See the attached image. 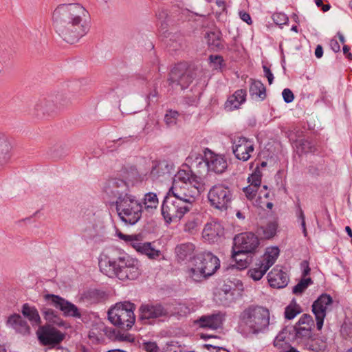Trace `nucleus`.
I'll return each mask as SVG.
<instances>
[{
  "instance_id": "obj_1",
  "label": "nucleus",
  "mask_w": 352,
  "mask_h": 352,
  "mask_svg": "<svg viewBox=\"0 0 352 352\" xmlns=\"http://www.w3.org/2000/svg\"><path fill=\"white\" fill-rule=\"evenodd\" d=\"M88 16V12L80 3H62L53 11L52 21L58 35L73 44L89 32Z\"/></svg>"
},
{
  "instance_id": "obj_2",
  "label": "nucleus",
  "mask_w": 352,
  "mask_h": 352,
  "mask_svg": "<svg viewBox=\"0 0 352 352\" xmlns=\"http://www.w3.org/2000/svg\"><path fill=\"white\" fill-rule=\"evenodd\" d=\"M195 247L191 243H182L175 248L179 260L189 258L187 277L194 282H201L212 276L220 267L219 259L210 252L193 256Z\"/></svg>"
},
{
  "instance_id": "obj_3",
  "label": "nucleus",
  "mask_w": 352,
  "mask_h": 352,
  "mask_svg": "<svg viewBox=\"0 0 352 352\" xmlns=\"http://www.w3.org/2000/svg\"><path fill=\"white\" fill-rule=\"evenodd\" d=\"M109 193L116 199V211L120 219L126 224L135 225L142 217V206L131 193L122 179H113L109 183Z\"/></svg>"
},
{
  "instance_id": "obj_4",
  "label": "nucleus",
  "mask_w": 352,
  "mask_h": 352,
  "mask_svg": "<svg viewBox=\"0 0 352 352\" xmlns=\"http://www.w3.org/2000/svg\"><path fill=\"white\" fill-rule=\"evenodd\" d=\"M100 271L109 278L121 280H135L142 273L140 262L127 254L117 256L103 255L99 261Z\"/></svg>"
},
{
  "instance_id": "obj_5",
  "label": "nucleus",
  "mask_w": 352,
  "mask_h": 352,
  "mask_svg": "<svg viewBox=\"0 0 352 352\" xmlns=\"http://www.w3.org/2000/svg\"><path fill=\"white\" fill-rule=\"evenodd\" d=\"M270 324V311L263 306H248L239 316V331L245 337L266 333Z\"/></svg>"
},
{
  "instance_id": "obj_6",
  "label": "nucleus",
  "mask_w": 352,
  "mask_h": 352,
  "mask_svg": "<svg viewBox=\"0 0 352 352\" xmlns=\"http://www.w3.org/2000/svg\"><path fill=\"white\" fill-rule=\"evenodd\" d=\"M203 190L204 185L199 177L190 170H179L174 176L168 193L192 209L196 198Z\"/></svg>"
},
{
  "instance_id": "obj_7",
  "label": "nucleus",
  "mask_w": 352,
  "mask_h": 352,
  "mask_svg": "<svg viewBox=\"0 0 352 352\" xmlns=\"http://www.w3.org/2000/svg\"><path fill=\"white\" fill-rule=\"evenodd\" d=\"M191 166L199 167L206 166L208 171L217 174L223 173L228 167V163L223 156L214 153L208 148L204 151V156L196 152H192L188 157Z\"/></svg>"
},
{
  "instance_id": "obj_8",
  "label": "nucleus",
  "mask_w": 352,
  "mask_h": 352,
  "mask_svg": "<svg viewBox=\"0 0 352 352\" xmlns=\"http://www.w3.org/2000/svg\"><path fill=\"white\" fill-rule=\"evenodd\" d=\"M135 305L129 302H118L108 311V319L114 326L129 329L135 323Z\"/></svg>"
},
{
  "instance_id": "obj_9",
  "label": "nucleus",
  "mask_w": 352,
  "mask_h": 352,
  "mask_svg": "<svg viewBox=\"0 0 352 352\" xmlns=\"http://www.w3.org/2000/svg\"><path fill=\"white\" fill-rule=\"evenodd\" d=\"M191 209L172 195L166 197L162 206V214L167 223L179 221Z\"/></svg>"
},
{
  "instance_id": "obj_10",
  "label": "nucleus",
  "mask_w": 352,
  "mask_h": 352,
  "mask_svg": "<svg viewBox=\"0 0 352 352\" xmlns=\"http://www.w3.org/2000/svg\"><path fill=\"white\" fill-rule=\"evenodd\" d=\"M118 237L131 245L138 253L146 255L150 259H157L161 256V251L156 249L153 243L142 242L139 234H125L118 231Z\"/></svg>"
},
{
  "instance_id": "obj_11",
  "label": "nucleus",
  "mask_w": 352,
  "mask_h": 352,
  "mask_svg": "<svg viewBox=\"0 0 352 352\" xmlns=\"http://www.w3.org/2000/svg\"><path fill=\"white\" fill-rule=\"evenodd\" d=\"M210 205L219 210H226L231 204L232 192L230 188L224 184H218L212 186L208 193Z\"/></svg>"
},
{
  "instance_id": "obj_12",
  "label": "nucleus",
  "mask_w": 352,
  "mask_h": 352,
  "mask_svg": "<svg viewBox=\"0 0 352 352\" xmlns=\"http://www.w3.org/2000/svg\"><path fill=\"white\" fill-rule=\"evenodd\" d=\"M43 299L47 305L60 310L65 316L74 318L81 316L80 312L74 304L58 295L47 294L43 295Z\"/></svg>"
},
{
  "instance_id": "obj_13",
  "label": "nucleus",
  "mask_w": 352,
  "mask_h": 352,
  "mask_svg": "<svg viewBox=\"0 0 352 352\" xmlns=\"http://www.w3.org/2000/svg\"><path fill=\"white\" fill-rule=\"evenodd\" d=\"M231 142L232 153L236 159L243 162L250 160L254 151V144L252 140L237 136L234 137Z\"/></svg>"
},
{
  "instance_id": "obj_14",
  "label": "nucleus",
  "mask_w": 352,
  "mask_h": 352,
  "mask_svg": "<svg viewBox=\"0 0 352 352\" xmlns=\"http://www.w3.org/2000/svg\"><path fill=\"white\" fill-rule=\"evenodd\" d=\"M36 335L39 342L43 346H54L65 338V334L51 325L41 326Z\"/></svg>"
},
{
  "instance_id": "obj_15",
  "label": "nucleus",
  "mask_w": 352,
  "mask_h": 352,
  "mask_svg": "<svg viewBox=\"0 0 352 352\" xmlns=\"http://www.w3.org/2000/svg\"><path fill=\"white\" fill-rule=\"evenodd\" d=\"M139 312V319L144 324H151L155 319L169 315L167 309L158 303L142 305Z\"/></svg>"
},
{
  "instance_id": "obj_16",
  "label": "nucleus",
  "mask_w": 352,
  "mask_h": 352,
  "mask_svg": "<svg viewBox=\"0 0 352 352\" xmlns=\"http://www.w3.org/2000/svg\"><path fill=\"white\" fill-rule=\"evenodd\" d=\"M332 302V298L327 294H322L314 302L312 311L315 316L316 326L318 330L322 329L326 313Z\"/></svg>"
},
{
  "instance_id": "obj_17",
  "label": "nucleus",
  "mask_w": 352,
  "mask_h": 352,
  "mask_svg": "<svg viewBox=\"0 0 352 352\" xmlns=\"http://www.w3.org/2000/svg\"><path fill=\"white\" fill-rule=\"evenodd\" d=\"M259 245L258 237L252 232L241 233L234 239V247L239 252L253 253Z\"/></svg>"
},
{
  "instance_id": "obj_18",
  "label": "nucleus",
  "mask_w": 352,
  "mask_h": 352,
  "mask_svg": "<svg viewBox=\"0 0 352 352\" xmlns=\"http://www.w3.org/2000/svg\"><path fill=\"white\" fill-rule=\"evenodd\" d=\"M192 76L190 72L187 69L184 64L177 65L171 70L170 74V83L180 85L182 89L186 88L192 82Z\"/></svg>"
},
{
  "instance_id": "obj_19",
  "label": "nucleus",
  "mask_w": 352,
  "mask_h": 352,
  "mask_svg": "<svg viewBox=\"0 0 352 352\" xmlns=\"http://www.w3.org/2000/svg\"><path fill=\"white\" fill-rule=\"evenodd\" d=\"M224 228L218 221H212L207 223L202 231V237L209 243H215L223 236Z\"/></svg>"
},
{
  "instance_id": "obj_20",
  "label": "nucleus",
  "mask_w": 352,
  "mask_h": 352,
  "mask_svg": "<svg viewBox=\"0 0 352 352\" xmlns=\"http://www.w3.org/2000/svg\"><path fill=\"white\" fill-rule=\"evenodd\" d=\"M270 285L274 288H283L287 285L289 277L279 266H276L267 275Z\"/></svg>"
},
{
  "instance_id": "obj_21",
  "label": "nucleus",
  "mask_w": 352,
  "mask_h": 352,
  "mask_svg": "<svg viewBox=\"0 0 352 352\" xmlns=\"http://www.w3.org/2000/svg\"><path fill=\"white\" fill-rule=\"evenodd\" d=\"M314 321L311 316L303 314L294 327L296 334L300 337L309 336Z\"/></svg>"
},
{
  "instance_id": "obj_22",
  "label": "nucleus",
  "mask_w": 352,
  "mask_h": 352,
  "mask_svg": "<svg viewBox=\"0 0 352 352\" xmlns=\"http://www.w3.org/2000/svg\"><path fill=\"white\" fill-rule=\"evenodd\" d=\"M292 338V334L290 329L287 327L284 328L276 336L274 340V346L280 351L289 349L292 346L290 341Z\"/></svg>"
},
{
  "instance_id": "obj_23",
  "label": "nucleus",
  "mask_w": 352,
  "mask_h": 352,
  "mask_svg": "<svg viewBox=\"0 0 352 352\" xmlns=\"http://www.w3.org/2000/svg\"><path fill=\"white\" fill-rule=\"evenodd\" d=\"M223 316L219 313L201 316L197 323L201 327L217 329L222 324Z\"/></svg>"
},
{
  "instance_id": "obj_24",
  "label": "nucleus",
  "mask_w": 352,
  "mask_h": 352,
  "mask_svg": "<svg viewBox=\"0 0 352 352\" xmlns=\"http://www.w3.org/2000/svg\"><path fill=\"white\" fill-rule=\"evenodd\" d=\"M247 91L245 89H238L231 95L226 102V108L229 111L239 109L246 100Z\"/></svg>"
},
{
  "instance_id": "obj_25",
  "label": "nucleus",
  "mask_w": 352,
  "mask_h": 352,
  "mask_svg": "<svg viewBox=\"0 0 352 352\" xmlns=\"http://www.w3.org/2000/svg\"><path fill=\"white\" fill-rule=\"evenodd\" d=\"M7 323L14 329L17 332L25 335L30 333V327L27 322L23 320L22 317L17 314H14L8 317Z\"/></svg>"
},
{
  "instance_id": "obj_26",
  "label": "nucleus",
  "mask_w": 352,
  "mask_h": 352,
  "mask_svg": "<svg viewBox=\"0 0 352 352\" xmlns=\"http://www.w3.org/2000/svg\"><path fill=\"white\" fill-rule=\"evenodd\" d=\"M279 254L280 250L277 246L267 247L260 263L269 270L275 263Z\"/></svg>"
},
{
  "instance_id": "obj_27",
  "label": "nucleus",
  "mask_w": 352,
  "mask_h": 352,
  "mask_svg": "<svg viewBox=\"0 0 352 352\" xmlns=\"http://www.w3.org/2000/svg\"><path fill=\"white\" fill-rule=\"evenodd\" d=\"M11 146L5 135L0 133V169L5 166L10 158Z\"/></svg>"
},
{
  "instance_id": "obj_28",
  "label": "nucleus",
  "mask_w": 352,
  "mask_h": 352,
  "mask_svg": "<svg viewBox=\"0 0 352 352\" xmlns=\"http://www.w3.org/2000/svg\"><path fill=\"white\" fill-rule=\"evenodd\" d=\"M21 313L32 325H39L41 323V319L37 309L34 306H31L25 303L22 306Z\"/></svg>"
},
{
  "instance_id": "obj_29",
  "label": "nucleus",
  "mask_w": 352,
  "mask_h": 352,
  "mask_svg": "<svg viewBox=\"0 0 352 352\" xmlns=\"http://www.w3.org/2000/svg\"><path fill=\"white\" fill-rule=\"evenodd\" d=\"M55 109L53 102L50 100H40L34 106V111L37 116L47 114Z\"/></svg>"
},
{
  "instance_id": "obj_30",
  "label": "nucleus",
  "mask_w": 352,
  "mask_h": 352,
  "mask_svg": "<svg viewBox=\"0 0 352 352\" xmlns=\"http://www.w3.org/2000/svg\"><path fill=\"white\" fill-rule=\"evenodd\" d=\"M247 252H239L233 248L232 258L236 263V267L239 269L246 268L251 262V258L247 255Z\"/></svg>"
},
{
  "instance_id": "obj_31",
  "label": "nucleus",
  "mask_w": 352,
  "mask_h": 352,
  "mask_svg": "<svg viewBox=\"0 0 352 352\" xmlns=\"http://www.w3.org/2000/svg\"><path fill=\"white\" fill-rule=\"evenodd\" d=\"M249 91L252 96L260 98L261 100L265 98V87L260 80L251 79Z\"/></svg>"
},
{
  "instance_id": "obj_32",
  "label": "nucleus",
  "mask_w": 352,
  "mask_h": 352,
  "mask_svg": "<svg viewBox=\"0 0 352 352\" xmlns=\"http://www.w3.org/2000/svg\"><path fill=\"white\" fill-rule=\"evenodd\" d=\"M42 314L44 319L47 322L57 324L58 326L64 325V322L60 319L54 310L50 308H43L42 309Z\"/></svg>"
},
{
  "instance_id": "obj_33",
  "label": "nucleus",
  "mask_w": 352,
  "mask_h": 352,
  "mask_svg": "<svg viewBox=\"0 0 352 352\" xmlns=\"http://www.w3.org/2000/svg\"><path fill=\"white\" fill-rule=\"evenodd\" d=\"M267 269L261 263H256L255 267L249 270L248 275L254 280H261L267 272Z\"/></svg>"
},
{
  "instance_id": "obj_34",
  "label": "nucleus",
  "mask_w": 352,
  "mask_h": 352,
  "mask_svg": "<svg viewBox=\"0 0 352 352\" xmlns=\"http://www.w3.org/2000/svg\"><path fill=\"white\" fill-rule=\"evenodd\" d=\"M302 312V309L295 300H292L291 303L285 307V317L288 320L294 319L298 314Z\"/></svg>"
},
{
  "instance_id": "obj_35",
  "label": "nucleus",
  "mask_w": 352,
  "mask_h": 352,
  "mask_svg": "<svg viewBox=\"0 0 352 352\" xmlns=\"http://www.w3.org/2000/svg\"><path fill=\"white\" fill-rule=\"evenodd\" d=\"M104 328L101 326L92 328L89 333V338L93 343H100L104 341Z\"/></svg>"
},
{
  "instance_id": "obj_36",
  "label": "nucleus",
  "mask_w": 352,
  "mask_h": 352,
  "mask_svg": "<svg viewBox=\"0 0 352 352\" xmlns=\"http://www.w3.org/2000/svg\"><path fill=\"white\" fill-rule=\"evenodd\" d=\"M158 204V198L155 193L148 192L144 195V205L146 210H152L153 209H156Z\"/></svg>"
},
{
  "instance_id": "obj_37",
  "label": "nucleus",
  "mask_w": 352,
  "mask_h": 352,
  "mask_svg": "<svg viewBox=\"0 0 352 352\" xmlns=\"http://www.w3.org/2000/svg\"><path fill=\"white\" fill-rule=\"evenodd\" d=\"M277 223L276 222H270L265 226L261 228L262 236L265 239H270L274 237L276 233Z\"/></svg>"
},
{
  "instance_id": "obj_38",
  "label": "nucleus",
  "mask_w": 352,
  "mask_h": 352,
  "mask_svg": "<svg viewBox=\"0 0 352 352\" xmlns=\"http://www.w3.org/2000/svg\"><path fill=\"white\" fill-rule=\"evenodd\" d=\"M200 221L198 218L192 217H189L184 224V230L186 232L194 234L199 229Z\"/></svg>"
},
{
  "instance_id": "obj_39",
  "label": "nucleus",
  "mask_w": 352,
  "mask_h": 352,
  "mask_svg": "<svg viewBox=\"0 0 352 352\" xmlns=\"http://www.w3.org/2000/svg\"><path fill=\"white\" fill-rule=\"evenodd\" d=\"M207 43L212 48H219L221 47L219 32H210L206 36Z\"/></svg>"
},
{
  "instance_id": "obj_40",
  "label": "nucleus",
  "mask_w": 352,
  "mask_h": 352,
  "mask_svg": "<svg viewBox=\"0 0 352 352\" xmlns=\"http://www.w3.org/2000/svg\"><path fill=\"white\" fill-rule=\"evenodd\" d=\"M179 113L176 111L168 110L164 116V122L168 126H172L177 124Z\"/></svg>"
},
{
  "instance_id": "obj_41",
  "label": "nucleus",
  "mask_w": 352,
  "mask_h": 352,
  "mask_svg": "<svg viewBox=\"0 0 352 352\" xmlns=\"http://www.w3.org/2000/svg\"><path fill=\"white\" fill-rule=\"evenodd\" d=\"M210 67L215 70H221L223 66V59L221 56L211 55L209 57Z\"/></svg>"
},
{
  "instance_id": "obj_42",
  "label": "nucleus",
  "mask_w": 352,
  "mask_h": 352,
  "mask_svg": "<svg viewBox=\"0 0 352 352\" xmlns=\"http://www.w3.org/2000/svg\"><path fill=\"white\" fill-rule=\"evenodd\" d=\"M311 283V280L310 278L302 279L293 287V292L296 294H301L306 289Z\"/></svg>"
},
{
  "instance_id": "obj_43",
  "label": "nucleus",
  "mask_w": 352,
  "mask_h": 352,
  "mask_svg": "<svg viewBox=\"0 0 352 352\" xmlns=\"http://www.w3.org/2000/svg\"><path fill=\"white\" fill-rule=\"evenodd\" d=\"M272 19L274 22L278 25H285L289 21L287 16L285 14L281 12L274 13L272 15Z\"/></svg>"
},
{
  "instance_id": "obj_44",
  "label": "nucleus",
  "mask_w": 352,
  "mask_h": 352,
  "mask_svg": "<svg viewBox=\"0 0 352 352\" xmlns=\"http://www.w3.org/2000/svg\"><path fill=\"white\" fill-rule=\"evenodd\" d=\"M258 190L255 188V186L249 185L243 188V192L249 200H253L257 195Z\"/></svg>"
},
{
  "instance_id": "obj_45",
  "label": "nucleus",
  "mask_w": 352,
  "mask_h": 352,
  "mask_svg": "<svg viewBox=\"0 0 352 352\" xmlns=\"http://www.w3.org/2000/svg\"><path fill=\"white\" fill-rule=\"evenodd\" d=\"M282 96H283L284 101L286 103L292 102L294 100V94L288 88H286V89H283V91L282 92Z\"/></svg>"
},
{
  "instance_id": "obj_46",
  "label": "nucleus",
  "mask_w": 352,
  "mask_h": 352,
  "mask_svg": "<svg viewBox=\"0 0 352 352\" xmlns=\"http://www.w3.org/2000/svg\"><path fill=\"white\" fill-rule=\"evenodd\" d=\"M144 349L146 352H159V348L155 342H148L144 343Z\"/></svg>"
},
{
  "instance_id": "obj_47",
  "label": "nucleus",
  "mask_w": 352,
  "mask_h": 352,
  "mask_svg": "<svg viewBox=\"0 0 352 352\" xmlns=\"http://www.w3.org/2000/svg\"><path fill=\"white\" fill-rule=\"evenodd\" d=\"M298 217L301 220V226L302 228V232L304 234V236H306L307 234V229H306L305 217L304 212L301 208H299V210H298Z\"/></svg>"
},
{
  "instance_id": "obj_48",
  "label": "nucleus",
  "mask_w": 352,
  "mask_h": 352,
  "mask_svg": "<svg viewBox=\"0 0 352 352\" xmlns=\"http://www.w3.org/2000/svg\"><path fill=\"white\" fill-rule=\"evenodd\" d=\"M248 181L250 183V186H255V188L257 189L260 188L261 179L259 176L252 175L248 179Z\"/></svg>"
},
{
  "instance_id": "obj_49",
  "label": "nucleus",
  "mask_w": 352,
  "mask_h": 352,
  "mask_svg": "<svg viewBox=\"0 0 352 352\" xmlns=\"http://www.w3.org/2000/svg\"><path fill=\"white\" fill-rule=\"evenodd\" d=\"M205 346L208 352H229V351L225 348L213 346L211 344H206Z\"/></svg>"
},
{
  "instance_id": "obj_50",
  "label": "nucleus",
  "mask_w": 352,
  "mask_h": 352,
  "mask_svg": "<svg viewBox=\"0 0 352 352\" xmlns=\"http://www.w3.org/2000/svg\"><path fill=\"white\" fill-rule=\"evenodd\" d=\"M239 16L242 21L247 23L248 25L252 24V21L251 16L248 12H244V11H240Z\"/></svg>"
},
{
  "instance_id": "obj_51",
  "label": "nucleus",
  "mask_w": 352,
  "mask_h": 352,
  "mask_svg": "<svg viewBox=\"0 0 352 352\" xmlns=\"http://www.w3.org/2000/svg\"><path fill=\"white\" fill-rule=\"evenodd\" d=\"M263 72L265 74V76L267 78L269 84H272L274 80L273 74L271 72L270 69L267 66H263Z\"/></svg>"
},
{
  "instance_id": "obj_52",
  "label": "nucleus",
  "mask_w": 352,
  "mask_h": 352,
  "mask_svg": "<svg viewBox=\"0 0 352 352\" xmlns=\"http://www.w3.org/2000/svg\"><path fill=\"white\" fill-rule=\"evenodd\" d=\"M330 47H331V49L334 52H338L340 50V46L339 45V43L335 38H333V39L331 40V41H330Z\"/></svg>"
},
{
  "instance_id": "obj_53",
  "label": "nucleus",
  "mask_w": 352,
  "mask_h": 352,
  "mask_svg": "<svg viewBox=\"0 0 352 352\" xmlns=\"http://www.w3.org/2000/svg\"><path fill=\"white\" fill-rule=\"evenodd\" d=\"M301 267L302 268V276H307L310 272V268L309 267V263L307 261H303L301 263Z\"/></svg>"
},
{
  "instance_id": "obj_54",
  "label": "nucleus",
  "mask_w": 352,
  "mask_h": 352,
  "mask_svg": "<svg viewBox=\"0 0 352 352\" xmlns=\"http://www.w3.org/2000/svg\"><path fill=\"white\" fill-rule=\"evenodd\" d=\"M349 47L348 45H344L343 46V53L346 56L349 60H352V54L349 52Z\"/></svg>"
},
{
  "instance_id": "obj_55",
  "label": "nucleus",
  "mask_w": 352,
  "mask_h": 352,
  "mask_svg": "<svg viewBox=\"0 0 352 352\" xmlns=\"http://www.w3.org/2000/svg\"><path fill=\"white\" fill-rule=\"evenodd\" d=\"M323 55V49L321 45H317L316 50H315V56L318 58H320Z\"/></svg>"
},
{
  "instance_id": "obj_56",
  "label": "nucleus",
  "mask_w": 352,
  "mask_h": 352,
  "mask_svg": "<svg viewBox=\"0 0 352 352\" xmlns=\"http://www.w3.org/2000/svg\"><path fill=\"white\" fill-rule=\"evenodd\" d=\"M222 292L226 294H229L230 296H234V292L232 291L231 287L228 285H224L223 288L222 289Z\"/></svg>"
},
{
  "instance_id": "obj_57",
  "label": "nucleus",
  "mask_w": 352,
  "mask_h": 352,
  "mask_svg": "<svg viewBox=\"0 0 352 352\" xmlns=\"http://www.w3.org/2000/svg\"><path fill=\"white\" fill-rule=\"evenodd\" d=\"M338 38H339V41L342 43L344 44L345 43V38H344V36L342 34H341L340 32H338V34H337Z\"/></svg>"
},
{
  "instance_id": "obj_58",
  "label": "nucleus",
  "mask_w": 352,
  "mask_h": 352,
  "mask_svg": "<svg viewBox=\"0 0 352 352\" xmlns=\"http://www.w3.org/2000/svg\"><path fill=\"white\" fill-rule=\"evenodd\" d=\"M162 165H163L162 163H159V164L153 166L152 168L151 174L155 175V171L156 168H160Z\"/></svg>"
},
{
  "instance_id": "obj_59",
  "label": "nucleus",
  "mask_w": 352,
  "mask_h": 352,
  "mask_svg": "<svg viewBox=\"0 0 352 352\" xmlns=\"http://www.w3.org/2000/svg\"><path fill=\"white\" fill-rule=\"evenodd\" d=\"M345 230H346V233L348 234V235L351 238H352V230H351V228L349 226H346Z\"/></svg>"
},
{
  "instance_id": "obj_60",
  "label": "nucleus",
  "mask_w": 352,
  "mask_h": 352,
  "mask_svg": "<svg viewBox=\"0 0 352 352\" xmlns=\"http://www.w3.org/2000/svg\"><path fill=\"white\" fill-rule=\"evenodd\" d=\"M180 308H181V309H184V314H186L189 313V311H190L189 309L184 305H180Z\"/></svg>"
},
{
  "instance_id": "obj_61",
  "label": "nucleus",
  "mask_w": 352,
  "mask_h": 352,
  "mask_svg": "<svg viewBox=\"0 0 352 352\" xmlns=\"http://www.w3.org/2000/svg\"><path fill=\"white\" fill-rule=\"evenodd\" d=\"M331 8V6L329 4H325V5H322V10L324 11V12H327Z\"/></svg>"
},
{
  "instance_id": "obj_62",
  "label": "nucleus",
  "mask_w": 352,
  "mask_h": 352,
  "mask_svg": "<svg viewBox=\"0 0 352 352\" xmlns=\"http://www.w3.org/2000/svg\"><path fill=\"white\" fill-rule=\"evenodd\" d=\"M281 352H299V351H297L296 349H295L294 348L291 347L289 349L283 350V351H281Z\"/></svg>"
},
{
  "instance_id": "obj_63",
  "label": "nucleus",
  "mask_w": 352,
  "mask_h": 352,
  "mask_svg": "<svg viewBox=\"0 0 352 352\" xmlns=\"http://www.w3.org/2000/svg\"><path fill=\"white\" fill-rule=\"evenodd\" d=\"M315 3L318 7H322L323 5L322 0H315Z\"/></svg>"
},
{
  "instance_id": "obj_64",
  "label": "nucleus",
  "mask_w": 352,
  "mask_h": 352,
  "mask_svg": "<svg viewBox=\"0 0 352 352\" xmlns=\"http://www.w3.org/2000/svg\"><path fill=\"white\" fill-rule=\"evenodd\" d=\"M291 30L294 31L295 32H298V28H297V26H296V25L292 26V28H291Z\"/></svg>"
}]
</instances>
